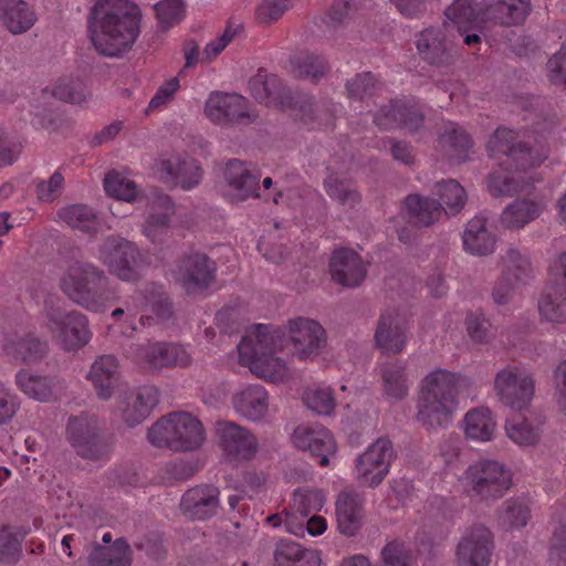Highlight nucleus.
Listing matches in <instances>:
<instances>
[{
	"label": "nucleus",
	"mask_w": 566,
	"mask_h": 566,
	"mask_svg": "<svg viewBox=\"0 0 566 566\" xmlns=\"http://www.w3.org/2000/svg\"><path fill=\"white\" fill-rule=\"evenodd\" d=\"M470 385L461 374L436 368L420 380L415 419L426 430L446 428L458 409L459 392Z\"/></svg>",
	"instance_id": "obj_3"
},
{
	"label": "nucleus",
	"mask_w": 566,
	"mask_h": 566,
	"mask_svg": "<svg viewBox=\"0 0 566 566\" xmlns=\"http://www.w3.org/2000/svg\"><path fill=\"white\" fill-rule=\"evenodd\" d=\"M325 501V494L321 490H296L292 499V511L286 512L294 513V516L298 514L300 517L305 520L311 513L319 512Z\"/></svg>",
	"instance_id": "obj_45"
},
{
	"label": "nucleus",
	"mask_w": 566,
	"mask_h": 566,
	"mask_svg": "<svg viewBox=\"0 0 566 566\" xmlns=\"http://www.w3.org/2000/svg\"><path fill=\"white\" fill-rule=\"evenodd\" d=\"M465 251L473 255L491 254L495 249V238L486 228V219L476 216L471 219L462 235Z\"/></svg>",
	"instance_id": "obj_32"
},
{
	"label": "nucleus",
	"mask_w": 566,
	"mask_h": 566,
	"mask_svg": "<svg viewBox=\"0 0 566 566\" xmlns=\"http://www.w3.org/2000/svg\"><path fill=\"white\" fill-rule=\"evenodd\" d=\"M500 518L510 530H520L526 526L531 518L528 502L520 497L505 501Z\"/></svg>",
	"instance_id": "obj_49"
},
{
	"label": "nucleus",
	"mask_w": 566,
	"mask_h": 566,
	"mask_svg": "<svg viewBox=\"0 0 566 566\" xmlns=\"http://www.w3.org/2000/svg\"><path fill=\"white\" fill-rule=\"evenodd\" d=\"M88 378L97 397L108 400L120 384L116 357L113 355L99 356L91 366Z\"/></svg>",
	"instance_id": "obj_26"
},
{
	"label": "nucleus",
	"mask_w": 566,
	"mask_h": 566,
	"mask_svg": "<svg viewBox=\"0 0 566 566\" xmlns=\"http://www.w3.org/2000/svg\"><path fill=\"white\" fill-rule=\"evenodd\" d=\"M104 189L108 196L118 200L133 202L139 199L137 185L117 171L108 172L105 176Z\"/></svg>",
	"instance_id": "obj_47"
},
{
	"label": "nucleus",
	"mask_w": 566,
	"mask_h": 566,
	"mask_svg": "<svg viewBox=\"0 0 566 566\" xmlns=\"http://www.w3.org/2000/svg\"><path fill=\"white\" fill-rule=\"evenodd\" d=\"M108 284L104 270L90 262H75L61 279L60 286L73 302L98 311L108 297Z\"/></svg>",
	"instance_id": "obj_7"
},
{
	"label": "nucleus",
	"mask_w": 566,
	"mask_h": 566,
	"mask_svg": "<svg viewBox=\"0 0 566 566\" xmlns=\"http://www.w3.org/2000/svg\"><path fill=\"white\" fill-rule=\"evenodd\" d=\"M394 459L392 443L386 438L373 442L355 461V479L367 486H377L389 472Z\"/></svg>",
	"instance_id": "obj_14"
},
{
	"label": "nucleus",
	"mask_w": 566,
	"mask_h": 566,
	"mask_svg": "<svg viewBox=\"0 0 566 566\" xmlns=\"http://www.w3.org/2000/svg\"><path fill=\"white\" fill-rule=\"evenodd\" d=\"M291 8V0H261L256 8V19L269 24L279 20Z\"/></svg>",
	"instance_id": "obj_58"
},
{
	"label": "nucleus",
	"mask_w": 566,
	"mask_h": 566,
	"mask_svg": "<svg viewBox=\"0 0 566 566\" xmlns=\"http://www.w3.org/2000/svg\"><path fill=\"white\" fill-rule=\"evenodd\" d=\"M493 536L489 528L478 525L468 530L457 547L458 566H489Z\"/></svg>",
	"instance_id": "obj_17"
},
{
	"label": "nucleus",
	"mask_w": 566,
	"mask_h": 566,
	"mask_svg": "<svg viewBox=\"0 0 566 566\" xmlns=\"http://www.w3.org/2000/svg\"><path fill=\"white\" fill-rule=\"evenodd\" d=\"M132 548L124 537L117 538L112 545L96 544L87 560L91 566H130Z\"/></svg>",
	"instance_id": "obj_34"
},
{
	"label": "nucleus",
	"mask_w": 566,
	"mask_h": 566,
	"mask_svg": "<svg viewBox=\"0 0 566 566\" xmlns=\"http://www.w3.org/2000/svg\"><path fill=\"white\" fill-rule=\"evenodd\" d=\"M528 11V0H496L494 3L485 6L489 21L506 25L523 22Z\"/></svg>",
	"instance_id": "obj_41"
},
{
	"label": "nucleus",
	"mask_w": 566,
	"mask_h": 566,
	"mask_svg": "<svg viewBox=\"0 0 566 566\" xmlns=\"http://www.w3.org/2000/svg\"><path fill=\"white\" fill-rule=\"evenodd\" d=\"M65 436L75 453L84 460L103 461L113 451V436L107 432L98 417L91 412L70 416Z\"/></svg>",
	"instance_id": "obj_6"
},
{
	"label": "nucleus",
	"mask_w": 566,
	"mask_h": 566,
	"mask_svg": "<svg viewBox=\"0 0 566 566\" xmlns=\"http://www.w3.org/2000/svg\"><path fill=\"white\" fill-rule=\"evenodd\" d=\"M303 400L308 409L321 416H329L335 409V398L329 387H310Z\"/></svg>",
	"instance_id": "obj_51"
},
{
	"label": "nucleus",
	"mask_w": 566,
	"mask_h": 566,
	"mask_svg": "<svg viewBox=\"0 0 566 566\" xmlns=\"http://www.w3.org/2000/svg\"><path fill=\"white\" fill-rule=\"evenodd\" d=\"M147 438L156 448L191 452L202 446L206 431L201 421L191 413L175 411L154 423L148 430Z\"/></svg>",
	"instance_id": "obj_5"
},
{
	"label": "nucleus",
	"mask_w": 566,
	"mask_h": 566,
	"mask_svg": "<svg viewBox=\"0 0 566 566\" xmlns=\"http://www.w3.org/2000/svg\"><path fill=\"white\" fill-rule=\"evenodd\" d=\"M505 432L510 440L521 447H532L538 443L541 430L526 419H511L505 423Z\"/></svg>",
	"instance_id": "obj_46"
},
{
	"label": "nucleus",
	"mask_w": 566,
	"mask_h": 566,
	"mask_svg": "<svg viewBox=\"0 0 566 566\" xmlns=\"http://www.w3.org/2000/svg\"><path fill=\"white\" fill-rule=\"evenodd\" d=\"M543 206L531 200H515L501 214V223L507 229H520L536 219Z\"/></svg>",
	"instance_id": "obj_43"
},
{
	"label": "nucleus",
	"mask_w": 566,
	"mask_h": 566,
	"mask_svg": "<svg viewBox=\"0 0 566 566\" xmlns=\"http://www.w3.org/2000/svg\"><path fill=\"white\" fill-rule=\"evenodd\" d=\"M554 283L548 284L537 303L542 321L553 325L566 324V252L562 253L551 266Z\"/></svg>",
	"instance_id": "obj_13"
},
{
	"label": "nucleus",
	"mask_w": 566,
	"mask_h": 566,
	"mask_svg": "<svg viewBox=\"0 0 566 566\" xmlns=\"http://www.w3.org/2000/svg\"><path fill=\"white\" fill-rule=\"evenodd\" d=\"M214 436V442L222 453L223 461L232 468L250 463L260 451V442L255 433L234 422H217Z\"/></svg>",
	"instance_id": "obj_9"
},
{
	"label": "nucleus",
	"mask_w": 566,
	"mask_h": 566,
	"mask_svg": "<svg viewBox=\"0 0 566 566\" xmlns=\"http://www.w3.org/2000/svg\"><path fill=\"white\" fill-rule=\"evenodd\" d=\"M467 332L470 338L480 344L489 343L492 338L489 322L482 314L470 313L465 318Z\"/></svg>",
	"instance_id": "obj_59"
},
{
	"label": "nucleus",
	"mask_w": 566,
	"mask_h": 566,
	"mask_svg": "<svg viewBox=\"0 0 566 566\" xmlns=\"http://www.w3.org/2000/svg\"><path fill=\"white\" fill-rule=\"evenodd\" d=\"M139 7L127 0H97L88 17L95 49L105 56H119L139 34Z\"/></svg>",
	"instance_id": "obj_2"
},
{
	"label": "nucleus",
	"mask_w": 566,
	"mask_h": 566,
	"mask_svg": "<svg viewBox=\"0 0 566 566\" xmlns=\"http://www.w3.org/2000/svg\"><path fill=\"white\" fill-rule=\"evenodd\" d=\"M285 332L292 354L300 360H314L326 347V331L315 319L302 316L291 318Z\"/></svg>",
	"instance_id": "obj_12"
},
{
	"label": "nucleus",
	"mask_w": 566,
	"mask_h": 566,
	"mask_svg": "<svg viewBox=\"0 0 566 566\" xmlns=\"http://www.w3.org/2000/svg\"><path fill=\"white\" fill-rule=\"evenodd\" d=\"M436 193L439 196L447 213L455 214L465 205L467 195L464 188L455 180H448L437 185Z\"/></svg>",
	"instance_id": "obj_48"
},
{
	"label": "nucleus",
	"mask_w": 566,
	"mask_h": 566,
	"mask_svg": "<svg viewBox=\"0 0 566 566\" xmlns=\"http://www.w3.org/2000/svg\"><path fill=\"white\" fill-rule=\"evenodd\" d=\"M422 122V114L416 104L395 102L381 108L375 116L377 126L384 129L405 128L416 130Z\"/></svg>",
	"instance_id": "obj_24"
},
{
	"label": "nucleus",
	"mask_w": 566,
	"mask_h": 566,
	"mask_svg": "<svg viewBox=\"0 0 566 566\" xmlns=\"http://www.w3.org/2000/svg\"><path fill=\"white\" fill-rule=\"evenodd\" d=\"M1 17L12 34L27 32L36 21L34 11L24 0H2Z\"/></svg>",
	"instance_id": "obj_35"
},
{
	"label": "nucleus",
	"mask_w": 566,
	"mask_h": 566,
	"mask_svg": "<svg viewBox=\"0 0 566 566\" xmlns=\"http://www.w3.org/2000/svg\"><path fill=\"white\" fill-rule=\"evenodd\" d=\"M495 396L513 410L526 409L535 395V381L530 373L517 366H506L494 376Z\"/></svg>",
	"instance_id": "obj_11"
},
{
	"label": "nucleus",
	"mask_w": 566,
	"mask_h": 566,
	"mask_svg": "<svg viewBox=\"0 0 566 566\" xmlns=\"http://www.w3.org/2000/svg\"><path fill=\"white\" fill-rule=\"evenodd\" d=\"M21 555V539L9 527H0V562L14 563Z\"/></svg>",
	"instance_id": "obj_57"
},
{
	"label": "nucleus",
	"mask_w": 566,
	"mask_h": 566,
	"mask_svg": "<svg viewBox=\"0 0 566 566\" xmlns=\"http://www.w3.org/2000/svg\"><path fill=\"white\" fill-rule=\"evenodd\" d=\"M460 427L464 437L474 442H489L493 440L497 428L492 411L484 406L465 412Z\"/></svg>",
	"instance_id": "obj_28"
},
{
	"label": "nucleus",
	"mask_w": 566,
	"mask_h": 566,
	"mask_svg": "<svg viewBox=\"0 0 566 566\" xmlns=\"http://www.w3.org/2000/svg\"><path fill=\"white\" fill-rule=\"evenodd\" d=\"M417 49L429 63L441 64L448 57L451 43L441 30L427 29L420 33L417 40Z\"/></svg>",
	"instance_id": "obj_40"
},
{
	"label": "nucleus",
	"mask_w": 566,
	"mask_h": 566,
	"mask_svg": "<svg viewBox=\"0 0 566 566\" xmlns=\"http://www.w3.org/2000/svg\"><path fill=\"white\" fill-rule=\"evenodd\" d=\"M180 510L191 520L203 521L212 514V488L209 484L189 489L181 499Z\"/></svg>",
	"instance_id": "obj_36"
},
{
	"label": "nucleus",
	"mask_w": 566,
	"mask_h": 566,
	"mask_svg": "<svg viewBox=\"0 0 566 566\" xmlns=\"http://www.w3.org/2000/svg\"><path fill=\"white\" fill-rule=\"evenodd\" d=\"M223 177L240 200L260 196V172L253 165L237 159L230 160L223 169Z\"/></svg>",
	"instance_id": "obj_25"
},
{
	"label": "nucleus",
	"mask_w": 566,
	"mask_h": 566,
	"mask_svg": "<svg viewBox=\"0 0 566 566\" xmlns=\"http://www.w3.org/2000/svg\"><path fill=\"white\" fill-rule=\"evenodd\" d=\"M364 513L357 495L347 491L339 493L336 500V521L338 530L346 536L355 535L363 524Z\"/></svg>",
	"instance_id": "obj_31"
},
{
	"label": "nucleus",
	"mask_w": 566,
	"mask_h": 566,
	"mask_svg": "<svg viewBox=\"0 0 566 566\" xmlns=\"http://www.w3.org/2000/svg\"><path fill=\"white\" fill-rule=\"evenodd\" d=\"M170 228V217L167 213L150 214L143 227V233L151 240L153 243L163 244L168 237Z\"/></svg>",
	"instance_id": "obj_56"
},
{
	"label": "nucleus",
	"mask_w": 566,
	"mask_h": 566,
	"mask_svg": "<svg viewBox=\"0 0 566 566\" xmlns=\"http://www.w3.org/2000/svg\"><path fill=\"white\" fill-rule=\"evenodd\" d=\"M280 338V331L271 325L250 326L238 344L240 365L265 381L284 382L290 377V369L284 359L274 355Z\"/></svg>",
	"instance_id": "obj_4"
},
{
	"label": "nucleus",
	"mask_w": 566,
	"mask_h": 566,
	"mask_svg": "<svg viewBox=\"0 0 566 566\" xmlns=\"http://www.w3.org/2000/svg\"><path fill=\"white\" fill-rule=\"evenodd\" d=\"M382 395L386 400L397 402L405 399L409 394V382L406 367L389 363L379 368Z\"/></svg>",
	"instance_id": "obj_38"
},
{
	"label": "nucleus",
	"mask_w": 566,
	"mask_h": 566,
	"mask_svg": "<svg viewBox=\"0 0 566 566\" xmlns=\"http://www.w3.org/2000/svg\"><path fill=\"white\" fill-rule=\"evenodd\" d=\"M146 300L158 318L168 319L174 314L172 303L166 293L158 291V286L147 290Z\"/></svg>",
	"instance_id": "obj_63"
},
{
	"label": "nucleus",
	"mask_w": 566,
	"mask_h": 566,
	"mask_svg": "<svg viewBox=\"0 0 566 566\" xmlns=\"http://www.w3.org/2000/svg\"><path fill=\"white\" fill-rule=\"evenodd\" d=\"M199 471L197 462L176 460L168 462L161 470V480L167 485L184 482Z\"/></svg>",
	"instance_id": "obj_53"
},
{
	"label": "nucleus",
	"mask_w": 566,
	"mask_h": 566,
	"mask_svg": "<svg viewBox=\"0 0 566 566\" xmlns=\"http://www.w3.org/2000/svg\"><path fill=\"white\" fill-rule=\"evenodd\" d=\"M208 262V255L198 252L184 256L174 272L175 280L187 293L207 289L211 277Z\"/></svg>",
	"instance_id": "obj_22"
},
{
	"label": "nucleus",
	"mask_w": 566,
	"mask_h": 566,
	"mask_svg": "<svg viewBox=\"0 0 566 566\" xmlns=\"http://www.w3.org/2000/svg\"><path fill=\"white\" fill-rule=\"evenodd\" d=\"M446 15L460 34L470 30H481V24L489 21L485 7L473 8L471 0H455L447 9Z\"/></svg>",
	"instance_id": "obj_33"
},
{
	"label": "nucleus",
	"mask_w": 566,
	"mask_h": 566,
	"mask_svg": "<svg viewBox=\"0 0 566 566\" xmlns=\"http://www.w3.org/2000/svg\"><path fill=\"white\" fill-rule=\"evenodd\" d=\"M329 272L333 281L337 284L356 287L366 277L367 263L354 250L338 249L332 254Z\"/></svg>",
	"instance_id": "obj_20"
},
{
	"label": "nucleus",
	"mask_w": 566,
	"mask_h": 566,
	"mask_svg": "<svg viewBox=\"0 0 566 566\" xmlns=\"http://www.w3.org/2000/svg\"><path fill=\"white\" fill-rule=\"evenodd\" d=\"M140 356L149 368L161 369L189 364L188 353L179 345L155 343L140 350Z\"/></svg>",
	"instance_id": "obj_29"
},
{
	"label": "nucleus",
	"mask_w": 566,
	"mask_h": 566,
	"mask_svg": "<svg viewBox=\"0 0 566 566\" xmlns=\"http://www.w3.org/2000/svg\"><path fill=\"white\" fill-rule=\"evenodd\" d=\"M159 170L166 181L174 186H180L182 189L197 186L201 179V169L195 160L182 159L178 155L161 159Z\"/></svg>",
	"instance_id": "obj_27"
},
{
	"label": "nucleus",
	"mask_w": 566,
	"mask_h": 566,
	"mask_svg": "<svg viewBox=\"0 0 566 566\" xmlns=\"http://www.w3.org/2000/svg\"><path fill=\"white\" fill-rule=\"evenodd\" d=\"M64 187V177L55 171L49 180H42L36 185V197L42 202H52L61 193Z\"/></svg>",
	"instance_id": "obj_62"
},
{
	"label": "nucleus",
	"mask_w": 566,
	"mask_h": 566,
	"mask_svg": "<svg viewBox=\"0 0 566 566\" xmlns=\"http://www.w3.org/2000/svg\"><path fill=\"white\" fill-rule=\"evenodd\" d=\"M461 482L475 495L484 499L499 497L510 489L512 474L499 461L480 459L468 467Z\"/></svg>",
	"instance_id": "obj_10"
},
{
	"label": "nucleus",
	"mask_w": 566,
	"mask_h": 566,
	"mask_svg": "<svg viewBox=\"0 0 566 566\" xmlns=\"http://www.w3.org/2000/svg\"><path fill=\"white\" fill-rule=\"evenodd\" d=\"M249 91L256 101L270 104L277 93V78L265 71H259L249 81Z\"/></svg>",
	"instance_id": "obj_52"
},
{
	"label": "nucleus",
	"mask_w": 566,
	"mask_h": 566,
	"mask_svg": "<svg viewBox=\"0 0 566 566\" xmlns=\"http://www.w3.org/2000/svg\"><path fill=\"white\" fill-rule=\"evenodd\" d=\"M232 406L238 415L252 421H263L270 413L269 391L258 384L240 387L232 396Z\"/></svg>",
	"instance_id": "obj_21"
},
{
	"label": "nucleus",
	"mask_w": 566,
	"mask_h": 566,
	"mask_svg": "<svg viewBox=\"0 0 566 566\" xmlns=\"http://www.w3.org/2000/svg\"><path fill=\"white\" fill-rule=\"evenodd\" d=\"M98 260L109 274L123 282L135 283L140 280L145 266L144 255L138 247L119 235H108L98 247Z\"/></svg>",
	"instance_id": "obj_8"
},
{
	"label": "nucleus",
	"mask_w": 566,
	"mask_h": 566,
	"mask_svg": "<svg viewBox=\"0 0 566 566\" xmlns=\"http://www.w3.org/2000/svg\"><path fill=\"white\" fill-rule=\"evenodd\" d=\"M530 259L516 249H509L503 258L502 275L496 282L492 297L499 305L507 304L518 285L525 284L532 276Z\"/></svg>",
	"instance_id": "obj_16"
},
{
	"label": "nucleus",
	"mask_w": 566,
	"mask_h": 566,
	"mask_svg": "<svg viewBox=\"0 0 566 566\" xmlns=\"http://www.w3.org/2000/svg\"><path fill=\"white\" fill-rule=\"evenodd\" d=\"M161 29H169L185 18V3L182 0H163L154 7Z\"/></svg>",
	"instance_id": "obj_54"
},
{
	"label": "nucleus",
	"mask_w": 566,
	"mask_h": 566,
	"mask_svg": "<svg viewBox=\"0 0 566 566\" xmlns=\"http://www.w3.org/2000/svg\"><path fill=\"white\" fill-rule=\"evenodd\" d=\"M45 315L50 329L65 350H76L85 346L91 337L86 316L80 312H65L59 307L49 306Z\"/></svg>",
	"instance_id": "obj_15"
},
{
	"label": "nucleus",
	"mask_w": 566,
	"mask_h": 566,
	"mask_svg": "<svg viewBox=\"0 0 566 566\" xmlns=\"http://www.w3.org/2000/svg\"><path fill=\"white\" fill-rule=\"evenodd\" d=\"M283 526L287 533L300 536L306 530L312 536H317L326 531L327 523L322 516H312L311 518L303 520L302 517L294 516V513L284 512Z\"/></svg>",
	"instance_id": "obj_50"
},
{
	"label": "nucleus",
	"mask_w": 566,
	"mask_h": 566,
	"mask_svg": "<svg viewBox=\"0 0 566 566\" xmlns=\"http://www.w3.org/2000/svg\"><path fill=\"white\" fill-rule=\"evenodd\" d=\"M221 118L231 123L245 124L254 120L256 114L243 96L214 93V120Z\"/></svg>",
	"instance_id": "obj_30"
},
{
	"label": "nucleus",
	"mask_w": 566,
	"mask_h": 566,
	"mask_svg": "<svg viewBox=\"0 0 566 566\" xmlns=\"http://www.w3.org/2000/svg\"><path fill=\"white\" fill-rule=\"evenodd\" d=\"M15 385L29 398L46 402L53 396L52 380L48 376L21 369L15 374Z\"/></svg>",
	"instance_id": "obj_44"
},
{
	"label": "nucleus",
	"mask_w": 566,
	"mask_h": 566,
	"mask_svg": "<svg viewBox=\"0 0 566 566\" xmlns=\"http://www.w3.org/2000/svg\"><path fill=\"white\" fill-rule=\"evenodd\" d=\"M381 566H411L410 553L401 543H389L384 547Z\"/></svg>",
	"instance_id": "obj_64"
},
{
	"label": "nucleus",
	"mask_w": 566,
	"mask_h": 566,
	"mask_svg": "<svg viewBox=\"0 0 566 566\" xmlns=\"http://www.w3.org/2000/svg\"><path fill=\"white\" fill-rule=\"evenodd\" d=\"M548 558L554 566H566V525H559L554 530Z\"/></svg>",
	"instance_id": "obj_61"
},
{
	"label": "nucleus",
	"mask_w": 566,
	"mask_h": 566,
	"mask_svg": "<svg viewBox=\"0 0 566 566\" xmlns=\"http://www.w3.org/2000/svg\"><path fill=\"white\" fill-rule=\"evenodd\" d=\"M321 557L316 551L304 549L300 544L281 541L274 551V566H319Z\"/></svg>",
	"instance_id": "obj_39"
},
{
	"label": "nucleus",
	"mask_w": 566,
	"mask_h": 566,
	"mask_svg": "<svg viewBox=\"0 0 566 566\" xmlns=\"http://www.w3.org/2000/svg\"><path fill=\"white\" fill-rule=\"evenodd\" d=\"M405 209L409 220L420 227H429L442 216V206L439 202L418 195L407 197Z\"/></svg>",
	"instance_id": "obj_42"
},
{
	"label": "nucleus",
	"mask_w": 566,
	"mask_h": 566,
	"mask_svg": "<svg viewBox=\"0 0 566 566\" xmlns=\"http://www.w3.org/2000/svg\"><path fill=\"white\" fill-rule=\"evenodd\" d=\"M293 444L308 451L318 459V464L326 467L328 457L336 452V443L331 432L322 426H298L292 434Z\"/></svg>",
	"instance_id": "obj_18"
},
{
	"label": "nucleus",
	"mask_w": 566,
	"mask_h": 566,
	"mask_svg": "<svg viewBox=\"0 0 566 566\" xmlns=\"http://www.w3.org/2000/svg\"><path fill=\"white\" fill-rule=\"evenodd\" d=\"M517 133L500 127L486 144L490 156H505L488 177V189L493 196L511 197L528 192L535 182L532 169L547 158V149L543 144L536 143L534 147H526L522 142L517 143Z\"/></svg>",
	"instance_id": "obj_1"
},
{
	"label": "nucleus",
	"mask_w": 566,
	"mask_h": 566,
	"mask_svg": "<svg viewBox=\"0 0 566 566\" xmlns=\"http://www.w3.org/2000/svg\"><path fill=\"white\" fill-rule=\"evenodd\" d=\"M408 321L396 311L381 314L375 332L376 346L385 354H399L407 344Z\"/></svg>",
	"instance_id": "obj_19"
},
{
	"label": "nucleus",
	"mask_w": 566,
	"mask_h": 566,
	"mask_svg": "<svg viewBox=\"0 0 566 566\" xmlns=\"http://www.w3.org/2000/svg\"><path fill=\"white\" fill-rule=\"evenodd\" d=\"M327 71L324 59L313 55H306L296 64L295 73L298 77L316 81L321 78Z\"/></svg>",
	"instance_id": "obj_60"
},
{
	"label": "nucleus",
	"mask_w": 566,
	"mask_h": 566,
	"mask_svg": "<svg viewBox=\"0 0 566 566\" xmlns=\"http://www.w3.org/2000/svg\"><path fill=\"white\" fill-rule=\"evenodd\" d=\"M59 218L72 229L88 235H96L101 229V221L91 207L84 203H74L61 208Z\"/></svg>",
	"instance_id": "obj_37"
},
{
	"label": "nucleus",
	"mask_w": 566,
	"mask_h": 566,
	"mask_svg": "<svg viewBox=\"0 0 566 566\" xmlns=\"http://www.w3.org/2000/svg\"><path fill=\"white\" fill-rule=\"evenodd\" d=\"M53 96L63 102L81 104L86 99V90L80 80L61 78L54 86Z\"/></svg>",
	"instance_id": "obj_55"
},
{
	"label": "nucleus",
	"mask_w": 566,
	"mask_h": 566,
	"mask_svg": "<svg viewBox=\"0 0 566 566\" xmlns=\"http://www.w3.org/2000/svg\"><path fill=\"white\" fill-rule=\"evenodd\" d=\"M2 349L15 361L32 364L48 355L49 344L33 333L13 334L6 336Z\"/></svg>",
	"instance_id": "obj_23"
}]
</instances>
